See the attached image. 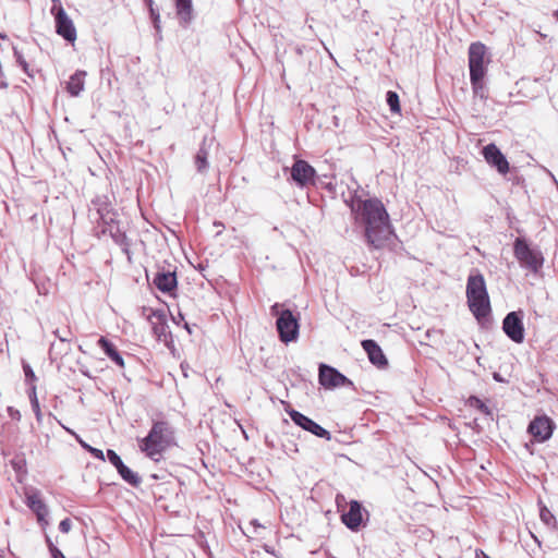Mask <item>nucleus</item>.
<instances>
[{"mask_svg": "<svg viewBox=\"0 0 558 558\" xmlns=\"http://www.w3.org/2000/svg\"><path fill=\"white\" fill-rule=\"evenodd\" d=\"M355 221L364 226V236L374 250L384 248L393 235L389 214L378 198L355 199L352 203Z\"/></svg>", "mask_w": 558, "mask_h": 558, "instance_id": "f257e3e1", "label": "nucleus"}, {"mask_svg": "<svg viewBox=\"0 0 558 558\" xmlns=\"http://www.w3.org/2000/svg\"><path fill=\"white\" fill-rule=\"evenodd\" d=\"M175 445L174 429L165 420L153 421L147 436L138 440L140 450L155 462H159L163 453Z\"/></svg>", "mask_w": 558, "mask_h": 558, "instance_id": "f03ea898", "label": "nucleus"}, {"mask_svg": "<svg viewBox=\"0 0 558 558\" xmlns=\"http://www.w3.org/2000/svg\"><path fill=\"white\" fill-rule=\"evenodd\" d=\"M466 300L471 313L477 320L490 314V301L482 274L470 275L466 283Z\"/></svg>", "mask_w": 558, "mask_h": 558, "instance_id": "7ed1b4c3", "label": "nucleus"}, {"mask_svg": "<svg viewBox=\"0 0 558 558\" xmlns=\"http://www.w3.org/2000/svg\"><path fill=\"white\" fill-rule=\"evenodd\" d=\"M469 69L470 81L474 94L483 88V80L486 75V64L489 62L487 58V49L483 43H472L469 47Z\"/></svg>", "mask_w": 558, "mask_h": 558, "instance_id": "20e7f679", "label": "nucleus"}, {"mask_svg": "<svg viewBox=\"0 0 558 558\" xmlns=\"http://www.w3.org/2000/svg\"><path fill=\"white\" fill-rule=\"evenodd\" d=\"M280 304H274L271 314L277 316L276 327L280 340L283 343H289L296 340L299 336V322L290 310H280Z\"/></svg>", "mask_w": 558, "mask_h": 558, "instance_id": "39448f33", "label": "nucleus"}, {"mask_svg": "<svg viewBox=\"0 0 558 558\" xmlns=\"http://www.w3.org/2000/svg\"><path fill=\"white\" fill-rule=\"evenodd\" d=\"M50 13L54 17L56 33L66 41L73 44L77 38V32L71 17L65 12L61 0H51Z\"/></svg>", "mask_w": 558, "mask_h": 558, "instance_id": "423d86ee", "label": "nucleus"}, {"mask_svg": "<svg viewBox=\"0 0 558 558\" xmlns=\"http://www.w3.org/2000/svg\"><path fill=\"white\" fill-rule=\"evenodd\" d=\"M514 256L522 266L534 271H537L543 265L542 254L532 250L521 238H518L514 242Z\"/></svg>", "mask_w": 558, "mask_h": 558, "instance_id": "0eeeda50", "label": "nucleus"}, {"mask_svg": "<svg viewBox=\"0 0 558 558\" xmlns=\"http://www.w3.org/2000/svg\"><path fill=\"white\" fill-rule=\"evenodd\" d=\"M504 332L515 343L524 340L522 312H510L502 320Z\"/></svg>", "mask_w": 558, "mask_h": 558, "instance_id": "6e6552de", "label": "nucleus"}, {"mask_svg": "<svg viewBox=\"0 0 558 558\" xmlns=\"http://www.w3.org/2000/svg\"><path fill=\"white\" fill-rule=\"evenodd\" d=\"M555 428L554 421L547 415L535 416L530 425L529 433L533 436L536 441H546L553 435Z\"/></svg>", "mask_w": 558, "mask_h": 558, "instance_id": "1a4fd4ad", "label": "nucleus"}, {"mask_svg": "<svg viewBox=\"0 0 558 558\" xmlns=\"http://www.w3.org/2000/svg\"><path fill=\"white\" fill-rule=\"evenodd\" d=\"M483 157L488 165L495 167L501 174H507L510 166L504 154L495 144L486 145L482 150Z\"/></svg>", "mask_w": 558, "mask_h": 558, "instance_id": "9d476101", "label": "nucleus"}, {"mask_svg": "<svg viewBox=\"0 0 558 558\" xmlns=\"http://www.w3.org/2000/svg\"><path fill=\"white\" fill-rule=\"evenodd\" d=\"M315 174V169L302 159L296 160L291 168V177L300 186L314 184Z\"/></svg>", "mask_w": 558, "mask_h": 558, "instance_id": "9b49d317", "label": "nucleus"}, {"mask_svg": "<svg viewBox=\"0 0 558 558\" xmlns=\"http://www.w3.org/2000/svg\"><path fill=\"white\" fill-rule=\"evenodd\" d=\"M319 383L325 388H336L350 384V380L336 368L323 364L319 367Z\"/></svg>", "mask_w": 558, "mask_h": 558, "instance_id": "f8f14e48", "label": "nucleus"}, {"mask_svg": "<svg viewBox=\"0 0 558 558\" xmlns=\"http://www.w3.org/2000/svg\"><path fill=\"white\" fill-rule=\"evenodd\" d=\"M289 414H290L291 420L296 425L302 427L303 429H305L307 432H311L315 436H318V437H322V438H326V439L330 438V433L328 430L323 428L320 425L315 423L313 420H311L306 415H304V414H302V413H300L299 411H295V410L291 411Z\"/></svg>", "mask_w": 558, "mask_h": 558, "instance_id": "ddd939ff", "label": "nucleus"}, {"mask_svg": "<svg viewBox=\"0 0 558 558\" xmlns=\"http://www.w3.org/2000/svg\"><path fill=\"white\" fill-rule=\"evenodd\" d=\"M342 523L351 531H357L363 522V508L356 500H351L349 510L341 514Z\"/></svg>", "mask_w": 558, "mask_h": 558, "instance_id": "4468645a", "label": "nucleus"}, {"mask_svg": "<svg viewBox=\"0 0 558 558\" xmlns=\"http://www.w3.org/2000/svg\"><path fill=\"white\" fill-rule=\"evenodd\" d=\"M26 505L36 514L37 520L40 524H48V521L46 519L48 515V509L38 492H31L26 494Z\"/></svg>", "mask_w": 558, "mask_h": 558, "instance_id": "2eb2a0df", "label": "nucleus"}, {"mask_svg": "<svg viewBox=\"0 0 558 558\" xmlns=\"http://www.w3.org/2000/svg\"><path fill=\"white\" fill-rule=\"evenodd\" d=\"M362 348L367 353L368 360L378 368H384L388 365V360L385 356L381 348L374 340H363Z\"/></svg>", "mask_w": 558, "mask_h": 558, "instance_id": "dca6fc26", "label": "nucleus"}, {"mask_svg": "<svg viewBox=\"0 0 558 558\" xmlns=\"http://www.w3.org/2000/svg\"><path fill=\"white\" fill-rule=\"evenodd\" d=\"M146 311L144 308V314L146 315L148 322L151 325L154 333L161 338L166 335L167 329V318L162 311H155V310H148V313L146 314Z\"/></svg>", "mask_w": 558, "mask_h": 558, "instance_id": "f3484780", "label": "nucleus"}, {"mask_svg": "<svg viewBox=\"0 0 558 558\" xmlns=\"http://www.w3.org/2000/svg\"><path fill=\"white\" fill-rule=\"evenodd\" d=\"M154 284L158 290L171 293L177 288V276L174 272H158L154 278Z\"/></svg>", "mask_w": 558, "mask_h": 558, "instance_id": "a211bd4d", "label": "nucleus"}, {"mask_svg": "<svg viewBox=\"0 0 558 558\" xmlns=\"http://www.w3.org/2000/svg\"><path fill=\"white\" fill-rule=\"evenodd\" d=\"M97 343L112 362H114L121 368L124 367V360L118 351L117 347L111 341H109L106 337H100Z\"/></svg>", "mask_w": 558, "mask_h": 558, "instance_id": "6ab92c4d", "label": "nucleus"}, {"mask_svg": "<svg viewBox=\"0 0 558 558\" xmlns=\"http://www.w3.org/2000/svg\"><path fill=\"white\" fill-rule=\"evenodd\" d=\"M175 10L180 24L186 26L192 21V0H175Z\"/></svg>", "mask_w": 558, "mask_h": 558, "instance_id": "aec40b11", "label": "nucleus"}, {"mask_svg": "<svg viewBox=\"0 0 558 558\" xmlns=\"http://www.w3.org/2000/svg\"><path fill=\"white\" fill-rule=\"evenodd\" d=\"M85 77V71H76L72 76H70L66 90L71 96H78V94L84 89Z\"/></svg>", "mask_w": 558, "mask_h": 558, "instance_id": "412c9836", "label": "nucleus"}, {"mask_svg": "<svg viewBox=\"0 0 558 558\" xmlns=\"http://www.w3.org/2000/svg\"><path fill=\"white\" fill-rule=\"evenodd\" d=\"M119 474L121 477L128 482L132 486H138L141 484V477L133 472L131 469H129L125 464H123L119 470Z\"/></svg>", "mask_w": 558, "mask_h": 558, "instance_id": "4be33fe9", "label": "nucleus"}, {"mask_svg": "<svg viewBox=\"0 0 558 558\" xmlns=\"http://www.w3.org/2000/svg\"><path fill=\"white\" fill-rule=\"evenodd\" d=\"M387 104H388L391 112L400 113L401 106H400L399 96L396 92L389 90L387 93Z\"/></svg>", "mask_w": 558, "mask_h": 558, "instance_id": "5701e85b", "label": "nucleus"}, {"mask_svg": "<svg viewBox=\"0 0 558 558\" xmlns=\"http://www.w3.org/2000/svg\"><path fill=\"white\" fill-rule=\"evenodd\" d=\"M195 165L198 171H203L207 167V151L201 148L195 157Z\"/></svg>", "mask_w": 558, "mask_h": 558, "instance_id": "b1692460", "label": "nucleus"}, {"mask_svg": "<svg viewBox=\"0 0 558 558\" xmlns=\"http://www.w3.org/2000/svg\"><path fill=\"white\" fill-rule=\"evenodd\" d=\"M539 517H541V520L546 524V525H554L556 523V518L555 515L550 512V510L543 506L539 510Z\"/></svg>", "mask_w": 558, "mask_h": 558, "instance_id": "393cba45", "label": "nucleus"}, {"mask_svg": "<svg viewBox=\"0 0 558 558\" xmlns=\"http://www.w3.org/2000/svg\"><path fill=\"white\" fill-rule=\"evenodd\" d=\"M29 399H31L32 408L36 415V418L38 422H40L41 421V410H40L39 401L37 399L35 389L33 390L32 395L29 396Z\"/></svg>", "mask_w": 558, "mask_h": 558, "instance_id": "a878e982", "label": "nucleus"}, {"mask_svg": "<svg viewBox=\"0 0 558 558\" xmlns=\"http://www.w3.org/2000/svg\"><path fill=\"white\" fill-rule=\"evenodd\" d=\"M469 404L471 407L476 408L482 413L489 414V410H488L487 405L481 399H478L477 397H470L469 398Z\"/></svg>", "mask_w": 558, "mask_h": 558, "instance_id": "bb28decb", "label": "nucleus"}, {"mask_svg": "<svg viewBox=\"0 0 558 558\" xmlns=\"http://www.w3.org/2000/svg\"><path fill=\"white\" fill-rule=\"evenodd\" d=\"M108 460L113 464L117 469V471L124 464L121 458L118 456V453L114 450L109 449L107 451Z\"/></svg>", "mask_w": 558, "mask_h": 558, "instance_id": "cd10ccee", "label": "nucleus"}, {"mask_svg": "<svg viewBox=\"0 0 558 558\" xmlns=\"http://www.w3.org/2000/svg\"><path fill=\"white\" fill-rule=\"evenodd\" d=\"M71 526H72V523L69 518L63 519L59 524V529L62 533H69L71 530Z\"/></svg>", "mask_w": 558, "mask_h": 558, "instance_id": "c85d7f7f", "label": "nucleus"}, {"mask_svg": "<svg viewBox=\"0 0 558 558\" xmlns=\"http://www.w3.org/2000/svg\"><path fill=\"white\" fill-rule=\"evenodd\" d=\"M88 452L96 459L98 460H101V461H105V456H104V452L102 450L100 449H97V448H94V447H88Z\"/></svg>", "mask_w": 558, "mask_h": 558, "instance_id": "c756f323", "label": "nucleus"}, {"mask_svg": "<svg viewBox=\"0 0 558 558\" xmlns=\"http://www.w3.org/2000/svg\"><path fill=\"white\" fill-rule=\"evenodd\" d=\"M49 549L52 558H65L62 551L57 548L52 543H49Z\"/></svg>", "mask_w": 558, "mask_h": 558, "instance_id": "7c9ffc66", "label": "nucleus"}, {"mask_svg": "<svg viewBox=\"0 0 558 558\" xmlns=\"http://www.w3.org/2000/svg\"><path fill=\"white\" fill-rule=\"evenodd\" d=\"M8 414L12 420L20 421L22 415L20 411L13 407L8 408Z\"/></svg>", "mask_w": 558, "mask_h": 558, "instance_id": "2f4dec72", "label": "nucleus"}, {"mask_svg": "<svg viewBox=\"0 0 558 558\" xmlns=\"http://www.w3.org/2000/svg\"><path fill=\"white\" fill-rule=\"evenodd\" d=\"M17 62H19V64L22 66L23 71H24L26 74L31 75V73H29V69H28V63H27V62H26V61H25L21 56H19V58H17Z\"/></svg>", "mask_w": 558, "mask_h": 558, "instance_id": "473e14b6", "label": "nucleus"}, {"mask_svg": "<svg viewBox=\"0 0 558 558\" xmlns=\"http://www.w3.org/2000/svg\"><path fill=\"white\" fill-rule=\"evenodd\" d=\"M150 14L154 19V22H155V26L156 27H159L158 26V22H159V14L155 12V10L150 7Z\"/></svg>", "mask_w": 558, "mask_h": 558, "instance_id": "72a5a7b5", "label": "nucleus"}, {"mask_svg": "<svg viewBox=\"0 0 558 558\" xmlns=\"http://www.w3.org/2000/svg\"><path fill=\"white\" fill-rule=\"evenodd\" d=\"M476 558H489V557L483 550H477Z\"/></svg>", "mask_w": 558, "mask_h": 558, "instance_id": "f704fd0d", "label": "nucleus"}, {"mask_svg": "<svg viewBox=\"0 0 558 558\" xmlns=\"http://www.w3.org/2000/svg\"><path fill=\"white\" fill-rule=\"evenodd\" d=\"M80 442H81L82 447L88 451V447H90V446L82 440Z\"/></svg>", "mask_w": 558, "mask_h": 558, "instance_id": "c9c22d12", "label": "nucleus"}, {"mask_svg": "<svg viewBox=\"0 0 558 558\" xmlns=\"http://www.w3.org/2000/svg\"><path fill=\"white\" fill-rule=\"evenodd\" d=\"M0 558H2V557L0 556Z\"/></svg>", "mask_w": 558, "mask_h": 558, "instance_id": "e433bc0d", "label": "nucleus"}]
</instances>
